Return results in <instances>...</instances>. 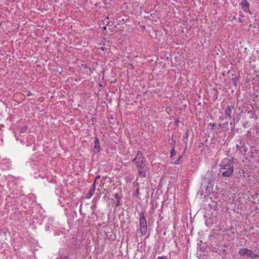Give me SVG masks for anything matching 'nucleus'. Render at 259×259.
Returning <instances> with one entry per match:
<instances>
[{"label": "nucleus", "mask_w": 259, "mask_h": 259, "mask_svg": "<svg viewBox=\"0 0 259 259\" xmlns=\"http://www.w3.org/2000/svg\"><path fill=\"white\" fill-rule=\"evenodd\" d=\"M219 174L226 180L233 176L234 171V158H224L219 164Z\"/></svg>", "instance_id": "nucleus-1"}, {"label": "nucleus", "mask_w": 259, "mask_h": 259, "mask_svg": "<svg viewBox=\"0 0 259 259\" xmlns=\"http://www.w3.org/2000/svg\"><path fill=\"white\" fill-rule=\"evenodd\" d=\"M144 157L141 151H138L132 162L137 167L139 175L141 177L145 178L146 176V166L144 164Z\"/></svg>", "instance_id": "nucleus-2"}, {"label": "nucleus", "mask_w": 259, "mask_h": 259, "mask_svg": "<svg viewBox=\"0 0 259 259\" xmlns=\"http://www.w3.org/2000/svg\"><path fill=\"white\" fill-rule=\"evenodd\" d=\"M238 253L241 257H247L251 259L258 257V255L255 253L252 250L246 247H242L239 249Z\"/></svg>", "instance_id": "nucleus-3"}, {"label": "nucleus", "mask_w": 259, "mask_h": 259, "mask_svg": "<svg viewBox=\"0 0 259 259\" xmlns=\"http://www.w3.org/2000/svg\"><path fill=\"white\" fill-rule=\"evenodd\" d=\"M240 5L244 11L251 14V12L249 10V4L247 0H242L240 3Z\"/></svg>", "instance_id": "nucleus-4"}, {"label": "nucleus", "mask_w": 259, "mask_h": 259, "mask_svg": "<svg viewBox=\"0 0 259 259\" xmlns=\"http://www.w3.org/2000/svg\"><path fill=\"white\" fill-rule=\"evenodd\" d=\"M95 182H94V184H93L91 185L90 191L87 193V195L85 196V198L87 199H90L93 195L95 191Z\"/></svg>", "instance_id": "nucleus-5"}, {"label": "nucleus", "mask_w": 259, "mask_h": 259, "mask_svg": "<svg viewBox=\"0 0 259 259\" xmlns=\"http://www.w3.org/2000/svg\"><path fill=\"white\" fill-rule=\"evenodd\" d=\"M210 193H209V192H208V191H206V190H205L201 186V187L198 192V195H200L201 196V197L205 198V197H207V196H208V195Z\"/></svg>", "instance_id": "nucleus-6"}, {"label": "nucleus", "mask_w": 259, "mask_h": 259, "mask_svg": "<svg viewBox=\"0 0 259 259\" xmlns=\"http://www.w3.org/2000/svg\"><path fill=\"white\" fill-rule=\"evenodd\" d=\"M234 107H231V106H227V109H226L225 112L226 114L225 118H227V117L229 118L230 119H231L232 116V109H233Z\"/></svg>", "instance_id": "nucleus-7"}, {"label": "nucleus", "mask_w": 259, "mask_h": 259, "mask_svg": "<svg viewBox=\"0 0 259 259\" xmlns=\"http://www.w3.org/2000/svg\"><path fill=\"white\" fill-rule=\"evenodd\" d=\"M201 186L205 190L208 191V192H209V193H210V192H211L213 187V186H211L210 185H206V182H203Z\"/></svg>", "instance_id": "nucleus-8"}, {"label": "nucleus", "mask_w": 259, "mask_h": 259, "mask_svg": "<svg viewBox=\"0 0 259 259\" xmlns=\"http://www.w3.org/2000/svg\"><path fill=\"white\" fill-rule=\"evenodd\" d=\"M211 175V174H207L206 176L204 178L203 182H206V185H209L211 186L213 185V182L212 180L209 178V175Z\"/></svg>", "instance_id": "nucleus-9"}, {"label": "nucleus", "mask_w": 259, "mask_h": 259, "mask_svg": "<svg viewBox=\"0 0 259 259\" xmlns=\"http://www.w3.org/2000/svg\"><path fill=\"white\" fill-rule=\"evenodd\" d=\"M94 149H97L98 152L100 150L99 139L97 137L94 138Z\"/></svg>", "instance_id": "nucleus-10"}, {"label": "nucleus", "mask_w": 259, "mask_h": 259, "mask_svg": "<svg viewBox=\"0 0 259 259\" xmlns=\"http://www.w3.org/2000/svg\"><path fill=\"white\" fill-rule=\"evenodd\" d=\"M144 213H145V212L144 211H142L140 212V223H145V222H147Z\"/></svg>", "instance_id": "nucleus-11"}, {"label": "nucleus", "mask_w": 259, "mask_h": 259, "mask_svg": "<svg viewBox=\"0 0 259 259\" xmlns=\"http://www.w3.org/2000/svg\"><path fill=\"white\" fill-rule=\"evenodd\" d=\"M140 230L141 235L143 236H144L147 233V226L141 227H140Z\"/></svg>", "instance_id": "nucleus-12"}, {"label": "nucleus", "mask_w": 259, "mask_h": 259, "mask_svg": "<svg viewBox=\"0 0 259 259\" xmlns=\"http://www.w3.org/2000/svg\"><path fill=\"white\" fill-rule=\"evenodd\" d=\"M232 81L233 85L236 87L239 81V78L237 77L232 78Z\"/></svg>", "instance_id": "nucleus-13"}, {"label": "nucleus", "mask_w": 259, "mask_h": 259, "mask_svg": "<svg viewBox=\"0 0 259 259\" xmlns=\"http://www.w3.org/2000/svg\"><path fill=\"white\" fill-rule=\"evenodd\" d=\"M170 154H171V157H173L174 156L176 155V152L175 151V147H173L171 150V153H170Z\"/></svg>", "instance_id": "nucleus-14"}, {"label": "nucleus", "mask_w": 259, "mask_h": 259, "mask_svg": "<svg viewBox=\"0 0 259 259\" xmlns=\"http://www.w3.org/2000/svg\"><path fill=\"white\" fill-rule=\"evenodd\" d=\"M27 126H22L20 129V133H25L27 130Z\"/></svg>", "instance_id": "nucleus-15"}, {"label": "nucleus", "mask_w": 259, "mask_h": 259, "mask_svg": "<svg viewBox=\"0 0 259 259\" xmlns=\"http://www.w3.org/2000/svg\"><path fill=\"white\" fill-rule=\"evenodd\" d=\"M139 194V188L138 187H137V188L135 190V192L134 193V195L135 196H138Z\"/></svg>", "instance_id": "nucleus-16"}, {"label": "nucleus", "mask_w": 259, "mask_h": 259, "mask_svg": "<svg viewBox=\"0 0 259 259\" xmlns=\"http://www.w3.org/2000/svg\"><path fill=\"white\" fill-rule=\"evenodd\" d=\"M181 159H182V157H179V158L175 161V163L177 165L181 163Z\"/></svg>", "instance_id": "nucleus-17"}, {"label": "nucleus", "mask_w": 259, "mask_h": 259, "mask_svg": "<svg viewBox=\"0 0 259 259\" xmlns=\"http://www.w3.org/2000/svg\"><path fill=\"white\" fill-rule=\"evenodd\" d=\"M239 144L240 146H244V142H243V139L242 138H240L239 139Z\"/></svg>", "instance_id": "nucleus-18"}, {"label": "nucleus", "mask_w": 259, "mask_h": 259, "mask_svg": "<svg viewBox=\"0 0 259 259\" xmlns=\"http://www.w3.org/2000/svg\"><path fill=\"white\" fill-rule=\"evenodd\" d=\"M145 226H147V222H145V223H140V227H145Z\"/></svg>", "instance_id": "nucleus-19"}, {"label": "nucleus", "mask_w": 259, "mask_h": 259, "mask_svg": "<svg viewBox=\"0 0 259 259\" xmlns=\"http://www.w3.org/2000/svg\"><path fill=\"white\" fill-rule=\"evenodd\" d=\"M248 113H250L252 115V117H250V118H253V115H254V112H253V111H248Z\"/></svg>", "instance_id": "nucleus-20"}, {"label": "nucleus", "mask_w": 259, "mask_h": 259, "mask_svg": "<svg viewBox=\"0 0 259 259\" xmlns=\"http://www.w3.org/2000/svg\"><path fill=\"white\" fill-rule=\"evenodd\" d=\"M114 197H115V198H116L117 200H118L119 198V195H118V194L117 193H115L114 194Z\"/></svg>", "instance_id": "nucleus-21"}, {"label": "nucleus", "mask_w": 259, "mask_h": 259, "mask_svg": "<svg viewBox=\"0 0 259 259\" xmlns=\"http://www.w3.org/2000/svg\"><path fill=\"white\" fill-rule=\"evenodd\" d=\"M157 259H167L166 256H159Z\"/></svg>", "instance_id": "nucleus-22"}, {"label": "nucleus", "mask_w": 259, "mask_h": 259, "mask_svg": "<svg viewBox=\"0 0 259 259\" xmlns=\"http://www.w3.org/2000/svg\"><path fill=\"white\" fill-rule=\"evenodd\" d=\"M100 178V175H98L96 177V179H95V182H96V180H98V179H99Z\"/></svg>", "instance_id": "nucleus-23"}, {"label": "nucleus", "mask_w": 259, "mask_h": 259, "mask_svg": "<svg viewBox=\"0 0 259 259\" xmlns=\"http://www.w3.org/2000/svg\"><path fill=\"white\" fill-rule=\"evenodd\" d=\"M119 205V200H117V202L115 203L116 206H117Z\"/></svg>", "instance_id": "nucleus-24"}, {"label": "nucleus", "mask_w": 259, "mask_h": 259, "mask_svg": "<svg viewBox=\"0 0 259 259\" xmlns=\"http://www.w3.org/2000/svg\"><path fill=\"white\" fill-rule=\"evenodd\" d=\"M62 259H68V257L67 256H64Z\"/></svg>", "instance_id": "nucleus-25"}, {"label": "nucleus", "mask_w": 259, "mask_h": 259, "mask_svg": "<svg viewBox=\"0 0 259 259\" xmlns=\"http://www.w3.org/2000/svg\"><path fill=\"white\" fill-rule=\"evenodd\" d=\"M179 122V120H177L175 121V124H178Z\"/></svg>", "instance_id": "nucleus-26"}, {"label": "nucleus", "mask_w": 259, "mask_h": 259, "mask_svg": "<svg viewBox=\"0 0 259 259\" xmlns=\"http://www.w3.org/2000/svg\"><path fill=\"white\" fill-rule=\"evenodd\" d=\"M242 147V146H240V145H238V144H237V145H236V147H237V148H239V147Z\"/></svg>", "instance_id": "nucleus-27"}, {"label": "nucleus", "mask_w": 259, "mask_h": 259, "mask_svg": "<svg viewBox=\"0 0 259 259\" xmlns=\"http://www.w3.org/2000/svg\"><path fill=\"white\" fill-rule=\"evenodd\" d=\"M239 13H240V16L241 17H242V16H243V14H242V12H240Z\"/></svg>", "instance_id": "nucleus-28"}, {"label": "nucleus", "mask_w": 259, "mask_h": 259, "mask_svg": "<svg viewBox=\"0 0 259 259\" xmlns=\"http://www.w3.org/2000/svg\"><path fill=\"white\" fill-rule=\"evenodd\" d=\"M90 70L91 71V72H93V70H94V69H91V68H90Z\"/></svg>", "instance_id": "nucleus-29"}, {"label": "nucleus", "mask_w": 259, "mask_h": 259, "mask_svg": "<svg viewBox=\"0 0 259 259\" xmlns=\"http://www.w3.org/2000/svg\"><path fill=\"white\" fill-rule=\"evenodd\" d=\"M90 70L91 71V72H93V70H94V69H91V68H90Z\"/></svg>", "instance_id": "nucleus-30"}, {"label": "nucleus", "mask_w": 259, "mask_h": 259, "mask_svg": "<svg viewBox=\"0 0 259 259\" xmlns=\"http://www.w3.org/2000/svg\"><path fill=\"white\" fill-rule=\"evenodd\" d=\"M239 22H241V23L242 22V20H241L240 18H239Z\"/></svg>", "instance_id": "nucleus-31"}, {"label": "nucleus", "mask_w": 259, "mask_h": 259, "mask_svg": "<svg viewBox=\"0 0 259 259\" xmlns=\"http://www.w3.org/2000/svg\"><path fill=\"white\" fill-rule=\"evenodd\" d=\"M104 29L106 30V26H104V28H103Z\"/></svg>", "instance_id": "nucleus-32"}, {"label": "nucleus", "mask_w": 259, "mask_h": 259, "mask_svg": "<svg viewBox=\"0 0 259 259\" xmlns=\"http://www.w3.org/2000/svg\"><path fill=\"white\" fill-rule=\"evenodd\" d=\"M233 124V123L231 122L230 125Z\"/></svg>", "instance_id": "nucleus-33"}, {"label": "nucleus", "mask_w": 259, "mask_h": 259, "mask_svg": "<svg viewBox=\"0 0 259 259\" xmlns=\"http://www.w3.org/2000/svg\"><path fill=\"white\" fill-rule=\"evenodd\" d=\"M233 124V123L231 122L230 125Z\"/></svg>", "instance_id": "nucleus-34"}, {"label": "nucleus", "mask_w": 259, "mask_h": 259, "mask_svg": "<svg viewBox=\"0 0 259 259\" xmlns=\"http://www.w3.org/2000/svg\"><path fill=\"white\" fill-rule=\"evenodd\" d=\"M214 124H211V126H214Z\"/></svg>", "instance_id": "nucleus-35"}, {"label": "nucleus", "mask_w": 259, "mask_h": 259, "mask_svg": "<svg viewBox=\"0 0 259 259\" xmlns=\"http://www.w3.org/2000/svg\"><path fill=\"white\" fill-rule=\"evenodd\" d=\"M214 124H211V126H214Z\"/></svg>", "instance_id": "nucleus-36"}]
</instances>
